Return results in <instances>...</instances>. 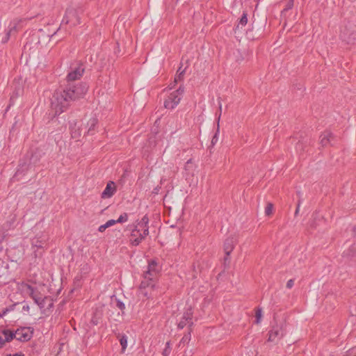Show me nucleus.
<instances>
[{
  "label": "nucleus",
  "mask_w": 356,
  "mask_h": 356,
  "mask_svg": "<svg viewBox=\"0 0 356 356\" xmlns=\"http://www.w3.org/2000/svg\"><path fill=\"white\" fill-rule=\"evenodd\" d=\"M88 89L85 83H69L65 88L56 90L51 99V107L55 115H60L67 109L72 102L83 97Z\"/></svg>",
  "instance_id": "obj_1"
},
{
  "label": "nucleus",
  "mask_w": 356,
  "mask_h": 356,
  "mask_svg": "<svg viewBox=\"0 0 356 356\" xmlns=\"http://www.w3.org/2000/svg\"><path fill=\"white\" fill-rule=\"evenodd\" d=\"M149 218L144 216L140 221L136 222L131 229L130 243L132 245H138L149 234Z\"/></svg>",
  "instance_id": "obj_2"
},
{
  "label": "nucleus",
  "mask_w": 356,
  "mask_h": 356,
  "mask_svg": "<svg viewBox=\"0 0 356 356\" xmlns=\"http://www.w3.org/2000/svg\"><path fill=\"white\" fill-rule=\"evenodd\" d=\"M83 9L80 6H70L67 8L62 22L71 26H76L80 24V15L83 14Z\"/></svg>",
  "instance_id": "obj_3"
},
{
  "label": "nucleus",
  "mask_w": 356,
  "mask_h": 356,
  "mask_svg": "<svg viewBox=\"0 0 356 356\" xmlns=\"http://www.w3.org/2000/svg\"><path fill=\"white\" fill-rule=\"evenodd\" d=\"M143 279L138 287L139 294L146 298L152 296V292L156 286V279L143 273Z\"/></svg>",
  "instance_id": "obj_4"
},
{
  "label": "nucleus",
  "mask_w": 356,
  "mask_h": 356,
  "mask_svg": "<svg viewBox=\"0 0 356 356\" xmlns=\"http://www.w3.org/2000/svg\"><path fill=\"white\" fill-rule=\"evenodd\" d=\"M184 92V87L180 86L177 90L171 92L164 102L165 108L168 109H173L175 108L179 104Z\"/></svg>",
  "instance_id": "obj_5"
},
{
  "label": "nucleus",
  "mask_w": 356,
  "mask_h": 356,
  "mask_svg": "<svg viewBox=\"0 0 356 356\" xmlns=\"http://www.w3.org/2000/svg\"><path fill=\"white\" fill-rule=\"evenodd\" d=\"M85 68L82 63H77L74 66L71 67V71L66 76L67 83H74L76 80L79 79L83 74Z\"/></svg>",
  "instance_id": "obj_6"
},
{
  "label": "nucleus",
  "mask_w": 356,
  "mask_h": 356,
  "mask_svg": "<svg viewBox=\"0 0 356 356\" xmlns=\"http://www.w3.org/2000/svg\"><path fill=\"white\" fill-rule=\"evenodd\" d=\"M31 245L33 248H36L34 250V254L37 257L41 256L44 252L47 245V241L44 238L35 237L31 240Z\"/></svg>",
  "instance_id": "obj_7"
},
{
  "label": "nucleus",
  "mask_w": 356,
  "mask_h": 356,
  "mask_svg": "<svg viewBox=\"0 0 356 356\" xmlns=\"http://www.w3.org/2000/svg\"><path fill=\"white\" fill-rule=\"evenodd\" d=\"M237 243V238L235 235H232L227 237L224 242V251L225 253V263L229 259L228 257L234 250L235 245Z\"/></svg>",
  "instance_id": "obj_8"
},
{
  "label": "nucleus",
  "mask_w": 356,
  "mask_h": 356,
  "mask_svg": "<svg viewBox=\"0 0 356 356\" xmlns=\"http://www.w3.org/2000/svg\"><path fill=\"white\" fill-rule=\"evenodd\" d=\"M32 337V332L29 328L22 327L15 332V339L20 341H27Z\"/></svg>",
  "instance_id": "obj_9"
},
{
  "label": "nucleus",
  "mask_w": 356,
  "mask_h": 356,
  "mask_svg": "<svg viewBox=\"0 0 356 356\" xmlns=\"http://www.w3.org/2000/svg\"><path fill=\"white\" fill-rule=\"evenodd\" d=\"M336 140V137L330 131H325L320 136V143L322 146L332 145Z\"/></svg>",
  "instance_id": "obj_10"
},
{
  "label": "nucleus",
  "mask_w": 356,
  "mask_h": 356,
  "mask_svg": "<svg viewBox=\"0 0 356 356\" xmlns=\"http://www.w3.org/2000/svg\"><path fill=\"white\" fill-rule=\"evenodd\" d=\"M21 289L24 293L29 295L33 299L40 293L36 288L27 283L22 282L21 284Z\"/></svg>",
  "instance_id": "obj_11"
},
{
  "label": "nucleus",
  "mask_w": 356,
  "mask_h": 356,
  "mask_svg": "<svg viewBox=\"0 0 356 356\" xmlns=\"http://www.w3.org/2000/svg\"><path fill=\"white\" fill-rule=\"evenodd\" d=\"M192 316L193 313L191 309L187 310L183 315V317L180 322L178 323V327L179 329H183L187 324H188L189 326H191L193 325L192 322Z\"/></svg>",
  "instance_id": "obj_12"
},
{
  "label": "nucleus",
  "mask_w": 356,
  "mask_h": 356,
  "mask_svg": "<svg viewBox=\"0 0 356 356\" xmlns=\"http://www.w3.org/2000/svg\"><path fill=\"white\" fill-rule=\"evenodd\" d=\"M159 271L157 263L156 261L152 260L149 262L147 270L144 272V274L156 279Z\"/></svg>",
  "instance_id": "obj_13"
},
{
  "label": "nucleus",
  "mask_w": 356,
  "mask_h": 356,
  "mask_svg": "<svg viewBox=\"0 0 356 356\" xmlns=\"http://www.w3.org/2000/svg\"><path fill=\"white\" fill-rule=\"evenodd\" d=\"M81 126L82 124L80 122H77L71 124L70 131L72 138L78 139L81 136L83 130Z\"/></svg>",
  "instance_id": "obj_14"
},
{
  "label": "nucleus",
  "mask_w": 356,
  "mask_h": 356,
  "mask_svg": "<svg viewBox=\"0 0 356 356\" xmlns=\"http://www.w3.org/2000/svg\"><path fill=\"white\" fill-rule=\"evenodd\" d=\"M115 191V186L113 181H109L105 189L102 193V198H109L112 197Z\"/></svg>",
  "instance_id": "obj_15"
},
{
  "label": "nucleus",
  "mask_w": 356,
  "mask_h": 356,
  "mask_svg": "<svg viewBox=\"0 0 356 356\" xmlns=\"http://www.w3.org/2000/svg\"><path fill=\"white\" fill-rule=\"evenodd\" d=\"M97 122L98 120L95 118H92L88 121L87 124L84 127V129L86 130L88 135H93L95 134V128Z\"/></svg>",
  "instance_id": "obj_16"
},
{
  "label": "nucleus",
  "mask_w": 356,
  "mask_h": 356,
  "mask_svg": "<svg viewBox=\"0 0 356 356\" xmlns=\"http://www.w3.org/2000/svg\"><path fill=\"white\" fill-rule=\"evenodd\" d=\"M268 341H274L276 338L282 337L281 328L277 326L273 327L268 332Z\"/></svg>",
  "instance_id": "obj_17"
},
{
  "label": "nucleus",
  "mask_w": 356,
  "mask_h": 356,
  "mask_svg": "<svg viewBox=\"0 0 356 356\" xmlns=\"http://www.w3.org/2000/svg\"><path fill=\"white\" fill-rule=\"evenodd\" d=\"M34 302L39 306L40 309L45 307V302L48 300L47 297L42 298L41 295H38L34 299Z\"/></svg>",
  "instance_id": "obj_18"
},
{
  "label": "nucleus",
  "mask_w": 356,
  "mask_h": 356,
  "mask_svg": "<svg viewBox=\"0 0 356 356\" xmlns=\"http://www.w3.org/2000/svg\"><path fill=\"white\" fill-rule=\"evenodd\" d=\"M15 29V26H13L12 27H10L8 30H6L3 34V35H2L1 38H0V41L1 43L3 44H5L6 43L9 39H10V33H11V31L13 29Z\"/></svg>",
  "instance_id": "obj_19"
},
{
  "label": "nucleus",
  "mask_w": 356,
  "mask_h": 356,
  "mask_svg": "<svg viewBox=\"0 0 356 356\" xmlns=\"http://www.w3.org/2000/svg\"><path fill=\"white\" fill-rule=\"evenodd\" d=\"M248 23V14L246 12H243L241 17L239 19V22L236 26V29H238L241 26V28H243L244 26H245Z\"/></svg>",
  "instance_id": "obj_20"
},
{
  "label": "nucleus",
  "mask_w": 356,
  "mask_h": 356,
  "mask_svg": "<svg viewBox=\"0 0 356 356\" xmlns=\"http://www.w3.org/2000/svg\"><path fill=\"white\" fill-rule=\"evenodd\" d=\"M2 333L4 335V341H6V342H9L15 339V332L13 333L8 330H4Z\"/></svg>",
  "instance_id": "obj_21"
},
{
  "label": "nucleus",
  "mask_w": 356,
  "mask_h": 356,
  "mask_svg": "<svg viewBox=\"0 0 356 356\" xmlns=\"http://www.w3.org/2000/svg\"><path fill=\"white\" fill-rule=\"evenodd\" d=\"M120 343L122 346V353H124L127 348V337L124 334L123 335H118Z\"/></svg>",
  "instance_id": "obj_22"
},
{
  "label": "nucleus",
  "mask_w": 356,
  "mask_h": 356,
  "mask_svg": "<svg viewBox=\"0 0 356 356\" xmlns=\"http://www.w3.org/2000/svg\"><path fill=\"white\" fill-rule=\"evenodd\" d=\"M220 118V114L219 115L218 119V124H217L216 132V134H214V136H213V138L211 139V145H216L217 143L218 140V134L220 132V126H219Z\"/></svg>",
  "instance_id": "obj_23"
},
{
  "label": "nucleus",
  "mask_w": 356,
  "mask_h": 356,
  "mask_svg": "<svg viewBox=\"0 0 356 356\" xmlns=\"http://www.w3.org/2000/svg\"><path fill=\"white\" fill-rule=\"evenodd\" d=\"M344 40H346L348 43H356V29L352 31Z\"/></svg>",
  "instance_id": "obj_24"
},
{
  "label": "nucleus",
  "mask_w": 356,
  "mask_h": 356,
  "mask_svg": "<svg viewBox=\"0 0 356 356\" xmlns=\"http://www.w3.org/2000/svg\"><path fill=\"white\" fill-rule=\"evenodd\" d=\"M171 350H172V348L170 347V341H167L166 343H165V347L164 350L162 352V355L163 356H169V355L171 353Z\"/></svg>",
  "instance_id": "obj_25"
},
{
  "label": "nucleus",
  "mask_w": 356,
  "mask_h": 356,
  "mask_svg": "<svg viewBox=\"0 0 356 356\" xmlns=\"http://www.w3.org/2000/svg\"><path fill=\"white\" fill-rule=\"evenodd\" d=\"M355 252H356L355 248L354 247H352L348 250L343 252V257H353L355 255Z\"/></svg>",
  "instance_id": "obj_26"
},
{
  "label": "nucleus",
  "mask_w": 356,
  "mask_h": 356,
  "mask_svg": "<svg viewBox=\"0 0 356 356\" xmlns=\"http://www.w3.org/2000/svg\"><path fill=\"white\" fill-rule=\"evenodd\" d=\"M128 220V215L127 213H124L120 216V217L118 218V220H115L117 221V223H122L125 222Z\"/></svg>",
  "instance_id": "obj_27"
},
{
  "label": "nucleus",
  "mask_w": 356,
  "mask_h": 356,
  "mask_svg": "<svg viewBox=\"0 0 356 356\" xmlns=\"http://www.w3.org/2000/svg\"><path fill=\"white\" fill-rule=\"evenodd\" d=\"M261 316H262V310L261 308H257L256 309V312H255V316H256V321H255V323L257 324H259L261 321Z\"/></svg>",
  "instance_id": "obj_28"
},
{
  "label": "nucleus",
  "mask_w": 356,
  "mask_h": 356,
  "mask_svg": "<svg viewBox=\"0 0 356 356\" xmlns=\"http://www.w3.org/2000/svg\"><path fill=\"white\" fill-rule=\"evenodd\" d=\"M273 204L272 203H268L265 208V214L266 216H270L273 213Z\"/></svg>",
  "instance_id": "obj_29"
},
{
  "label": "nucleus",
  "mask_w": 356,
  "mask_h": 356,
  "mask_svg": "<svg viewBox=\"0 0 356 356\" xmlns=\"http://www.w3.org/2000/svg\"><path fill=\"white\" fill-rule=\"evenodd\" d=\"M184 73H185V70H183L180 72H177V74L176 75V76L175 78V82L177 83L178 81H181V80H183Z\"/></svg>",
  "instance_id": "obj_30"
},
{
  "label": "nucleus",
  "mask_w": 356,
  "mask_h": 356,
  "mask_svg": "<svg viewBox=\"0 0 356 356\" xmlns=\"http://www.w3.org/2000/svg\"><path fill=\"white\" fill-rule=\"evenodd\" d=\"M293 6V1H289V2L286 3L285 8L284 9V11H287L290 9H291Z\"/></svg>",
  "instance_id": "obj_31"
},
{
  "label": "nucleus",
  "mask_w": 356,
  "mask_h": 356,
  "mask_svg": "<svg viewBox=\"0 0 356 356\" xmlns=\"http://www.w3.org/2000/svg\"><path fill=\"white\" fill-rule=\"evenodd\" d=\"M117 223V221L115 220H109L105 223V226H106L107 228L115 225Z\"/></svg>",
  "instance_id": "obj_32"
},
{
  "label": "nucleus",
  "mask_w": 356,
  "mask_h": 356,
  "mask_svg": "<svg viewBox=\"0 0 356 356\" xmlns=\"http://www.w3.org/2000/svg\"><path fill=\"white\" fill-rule=\"evenodd\" d=\"M116 306L121 310H123L125 308L124 304L119 300H117Z\"/></svg>",
  "instance_id": "obj_33"
},
{
  "label": "nucleus",
  "mask_w": 356,
  "mask_h": 356,
  "mask_svg": "<svg viewBox=\"0 0 356 356\" xmlns=\"http://www.w3.org/2000/svg\"><path fill=\"white\" fill-rule=\"evenodd\" d=\"M316 218L313 216V220L309 223L310 227H312L313 229L316 227Z\"/></svg>",
  "instance_id": "obj_34"
},
{
  "label": "nucleus",
  "mask_w": 356,
  "mask_h": 356,
  "mask_svg": "<svg viewBox=\"0 0 356 356\" xmlns=\"http://www.w3.org/2000/svg\"><path fill=\"white\" fill-rule=\"evenodd\" d=\"M293 284H294V281H293V280L291 279V280H288V282L286 283V287L288 289H291L293 287Z\"/></svg>",
  "instance_id": "obj_35"
},
{
  "label": "nucleus",
  "mask_w": 356,
  "mask_h": 356,
  "mask_svg": "<svg viewBox=\"0 0 356 356\" xmlns=\"http://www.w3.org/2000/svg\"><path fill=\"white\" fill-rule=\"evenodd\" d=\"M106 229H107V227H106V226H105V224H104V225H100L99 227L98 231L99 232H104L106 230Z\"/></svg>",
  "instance_id": "obj_36"
},
{
  "label": "nucleus",
  "mask_w": 356,
  "mask_h": 356,
  "mask_svg": "<svg viewBox=\"0 0 356 356\" xmlns=\"http://www.w3.org/2000/svg\"><path fill=\"white\" fill-rule=\"evenodd\" d=\"M6 343V341H4V339L0 336V348H1Z\"/></svg>",
  "instance_id": "obj_37"
},
{
  "label": "nucleus",
  "mask_w": 356,
  "mask_h": 356,
  "mask_svg": "<svg viewBox=\"0 0 356 356\" xmlns=\"http://www.w3.org/2000/svg\"><path fill=\"white\" fill-rule=\"evenodd\" d=\"M300 211V204H297V207L295 211V216H297Z\"/></svg>",
  "instance_id": "obj_38"
},
{
  "label": "nucleus",
  "mask_w": 356,
  "mask_h": 356,
  "mask_svg": "<svg viewBox=\"0 0 356 356\" xmlns=\"http://www.w3.org/2000/svg\"><path fill=\"white\" fill-rule=\"evenodd\" d=\"M190 333H188L187 335H185L182 339H181V341L184 342L186 341V339H188V337H190Z\"/></svg>",
  "instance_id": "obj_39"
},
{
  "label": "nucleus",
  "mask_w": 356,
  "mask_h": 356,
  "mask_svg": "<svg viewBox=\"0 0 356 356\" xmlns=\"http://www.w3.org/2000/svg\"><path fill=\"white\" fill-rule=\"evenodd\" d=\"M12 356H25V355L21 353H17L14 355H12Z\"/></svg>",
  "instance_id": "obj_40"
},
{
  "label": "nucleus",
  "mask_w": 356,
  "mask_h": 356,
  "mask_svg": "<svg viewBox=\"0 0 356 356\" xmlns=\"http://www.w3.org/2000/svg\"><path fill=\"white\" fill-rule=\"evenodd\" d=\"M218 99H220V98H218ZM218 104H219V110H220V112L221 113V111H222V104H221L220 100H218Z\"/></svg>",
  "instance_id": "obj_41"
},
{
  "label": "nucleus",
  "mask_w": 356,
  "mask_h": 356,
  "mask_svg": "<svg viewBox=\"0 0 356 356\" xmlns=\"http://www.w3.org/2000/svg\"><path fill=\"white\" fill-rule=\"evenodd\" d=\"M23 309L25 310V311H29V307L28 305L24 306L23 307Z\"/></svg>",
  "instance_id": "obj_42"
},
{
  "label": "nucleus",
  "mask_w": 356,
  "mask_h": 356,
  "mask_svg": "<svg viewBox=\"0 0 356 356\" xmlns=\"http://www.w3.org/2000/svg\"><path fill=\"white\" fill-rule=\"evenodd\" d=\"M181 71H182V70H181V67H180L178 69L177 72H181Z\"/></svg>",
  "instance_id": "obj_43"
},
{
  "label": "nucleus",
  "mask_w": 356,
  "mask_h": 356,
  "mask_svg": "<svg viewBox=\"0 0 356 356\" xmlns=\"http://www.w3.org/2000/svg\"><path fill=\"white\" fill-rule=\"evenodd\" d=\"M7 312V309L6 311H3V314L1 315H0L1 316H2L3 315H4Z\"/></svg>",
  "instance_id": "obj_44"
},
{
  "label": "nucleus",
  "mask_w": 356,
  "mask_h": 356,
  "mask_svg": "<svg viewBox=\"0 0 356 356\" xmlns=\"http://www.w3.org/2000/svg\"><path fill=\"white\" fill-rule=\"evenodd\" d=\"M355 230H356V227H353L352 228V231H353V232H355Z\"/></svg>",
  "instance_id": "obj_45"
},
{
  "label": "nucleus",
  "mask_w": 356,
  "mask_h": 356,
  "mask_svg": "<svg viewBox=\"0 0 356 356\" xmlns=\"http://www.w3.org/2000/svg\"><path fill=\"white\" fill-rule=\"evenodd\" d=\"M301 202H302V201L300 200H299L298 204H300V205Z\"/></svg>",
  "instance_id": "obj_46"
},
{
  "label": "nucleus",
  "mask_w": 356,
  "mask_h": 356,
  "mask_svg": "<svg viewBox=\"0 0 356 356\" xmlns=\"http://www.w3.org/2000/svg\"><path fill=\"white\" fill-rule=\"evenodd\" d=\"M19 170H17L16 175H18V174H19Z\"/></svg>",
  "instance_id": "obj_47"
},
{
  "label": "nucleus",
  "mask_w": 356,
  "mask_h": 356,
  "mask_svg": "<svg viewBox=\"0 0 356 356\" xmlns=\"http://www.w3.org/2000/svg\"><path fill=\"white\" fill-rule=\"evenodd\" d=\"M1 250H2V248H1V247H0V251H1Z\"/></svg>",
  "instance_id": "obj_48"
},
{
  "label": "nucleus",
  "mask_w": 356,
  "mask_h": 356,
  "mask_svg": "<svg viewBox=\"0 0 356 356\" xmlns=\"http://www.w3.org/2000/svg\"><path fill=\"white\" fill-rule=\"evenodd\" d=\"M8 356H12V355H8Z\"/></svg>",
  "instance_id": "obj_49"
}]
</instances>
